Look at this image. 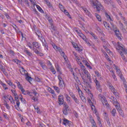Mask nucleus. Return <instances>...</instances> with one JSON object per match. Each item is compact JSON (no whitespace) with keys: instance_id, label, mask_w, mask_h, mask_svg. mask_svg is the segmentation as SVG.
I'll return each instance as SVG.
<instances>
[{"instance_id":"obj_29","label":"nucleus","mask_w":127,"mask_h":127,"mask_svg":"<svg viewBox=\"0 0 127 127\" xmlns=\"http://www.w3.org/2000/svg\"><path fill=\"white\" fill-rule=\"evenodd\" d=\"M81 69L83 70V73H85V75L89 73V72H88V70H86V69H85V66L84 65H82L81 66Z\"/></svg>"},{"instance_id":"obj_58","label":"nucleus","mask_w":127,"mask_h":127,"mask_svg":"<svg viewBox=\"0 0 127 127\" xmlns=\"http://www.w3.org/2000/svg\"><path fill=\"white\" fill-rule=\"evenodd\" d=\"M63 104L64 105V109H68V108H69V106H68V105H67V103H64Z\"/></svg>"},{"instance_id":"obj_35","label":"nucleus","mask_w":127,"mask_h":127,"mask_svg":"<svg viewBox=\"0 0 127 127\" xmlns=\"http://www.w3.org/2000/svg\"><path fill=\"white\" fill-rule=\"evenodd\" d=\"M118 112H119L120 116H122V117H125V114H124V111L122 109L118 110Z\"/></svg>"},{"instance_id":"obj_50","label":"nucleus","mask_w":127,"mask_h":127,"mask_svg":"<svg viewBox=\"0 0 127 127\" xmlns=\"http://www.w3.org/2000/svg\"><path fill=\"white\" fill-rule=\"evenodd\" d=\"M61 55H62V56L63 57V58H64V60L66 61L67 60V59H66V55H65V53L62 52L61 53Z\"/></svg>"},{"instance_id":"obj_49","label":"nucleus","mask_w":127,"mask_h":127,"mask_svg":"<svg viewBox=\"0 0 127 127\" xmlns=\"http://www.w3.org/2000/svg\"><path fill=\"white\" fill-rule=\"evenodd\" d=\"M69 95L70 96V97H71L72 99H73L76 97L75 96V94H74V93H73V92H69Z\"/></svg>"},{"instance_id":"obj_43","label":"nucleus","mask_w":127,"mask_h":127,"mask_svg":"<svg viewBox=\"0 0 127 127\" xmlns=\"http://www.w3.org/2000/svg\"><path fill=\"white\" fill-rule=\"evenodd\" d=\"M9 101H10V102H11L12 104V103H13V104H15L14 100H13V98H12L11 96H10L9 97Z\"/></svg>"},{"instance_id":"obj_31","label":"nucleus","mask_w":127,"mask_h":127,"mask_svg":"<svg viewBox=\"0 0 127 127\" xmlns=\"http://www.w3.org/2000/svg\"><path fill=\"white\" fill-rule=\"evenodd\" d=\"M105 14L108 20L112 21V18H111V16H110V15L108 14V13L105 12Z\"/></svg>"},{"instance_id":"obj_46","label":"nucleus","mask_w":127,"mask_h":127,"mask_svg":"<svg viewBox=\"0 0 127 127\" xmlns=\"http://www.w3.org/2000/svg\"><path fill=\"white\" fill-rule=\"evenodd\" d=\"M55 90L57 92V93H59L60 92V88L57 86H54Z\"/></svg>"},{"instance_id":"obj_32","label":"nucleus","mask_w":127,"mask_h":127,"mask_svg":"<svg viewBox=\"0 0 127 127\" xmlns=\"http://www.w3.org/2000/svg\"><path fill=\"white\" fill-rule=\"evenodd\" d=\"M115 107L117 111H119L120 110L122 109V108H121V106H120V104H119L118 102L115 105Z\"/></svg>"},{"instance_id":"obj_42","label":"nucleus","mask_w":127,"mask_h":127,"mask_svg":"<svg viewBox=\"0 0 127 127\" xmlns=\"http://www.w3.org/2000/svg\"><path fill=\"white\" fill-rule=\"evenodd\" d=\"M111 98L113 99V104H118V101L117 100V99L115 98V97L111 96Z\"/></svg>"},{"instance_id":"obj_22","label":"nucleus","mask_w":127,"mask_h":127,"mask_svg":"<svg viewBox=\"0 0 127 127\" xmlns=\"http://www.w3.org/2000/svg\"><path fill=\"white\" fill-rule=\"evenodd\" d=\"M112 73V77L113 79L115 80V81H117L118 79L117 78V76H116V74H115V72H114V70H111L110 71Z\"/></svg>"},{"instance_id":"obj_2","label":"nucleus","mask_w":127,"mask_h":127,"mask_svg":"<svg viewBox=\"0 0 127 127\" xmlns=\"http://www.w3.org/2000/svg\"><path fill=\"white\" fill-rule=\"evenodd\" d=\"M90 2L94 8H96L97 11L98 12L104 10V7L98 0H90Z\"/></svg>"},{"instance_id":"obj_54","label":"nucleus","mask_w":127,"mask_h":127,"mask_svg":"<svg viewBox=\"0 0 127 127\" xmlns=\"http://www.w3.org/2000/svg\"><path fill=\"white\" fill-rule=\"evenodd\" d=\"M20 99L22 103H24V104H25L26 103V101H25V99H24L22 96H21L20 97Z\"/></svg>"},{"instance_id":"obj_37","label":"nucleus","mask_w":127,"mask_h":127,"mask_svg":"<svg viewBox=\"0 0 127 127\" xmlns=\"http://www.w3.org/2000/svg\"><path fill=\"white\" fill-rule=\"evenodd\" d=\"M67 111H68V109L64 108V109L63 110V114L65 115V116H67L68 115Z\"/></svg>"},{"instance_id":"obj_62","label":"nucleus","mask_w":127,"mask_h":127,"mask_svg":"<svg viewBox=\"0 0 127 127\" xmlns=\"http://www.w3.org/2000/svg\"><path fill=\"white\" fill-rule=\"evenodd\" d=\"M117 73L118 76H120V75H122V72H121V70L120 69L117 70Z\"/></svg>"},{"instance_id":"obj_16","label":"nucleus","mask_w":127,"mask_h":127,"mask_svg":"<svg viewBox=\"0 0 127 127\" xmlns=\"http://www.w3.org/2000/svg\"><path fill=\"white\" fill-rule=\"evenodd\" d=\"M80 75L84 82V83H86V84H88L89 83V81H88V79H86V78L84 76V74L82 75V74L80 73Z\"/></svg>"},{"instance_id":"obj_12","label":"nucleus","mask_w":127,"mask_h":127,"mask_svg":"<svg viewBox=\"0 0 127 127\" xmlns=\"http://www.w3.org/2000/svg\"><path fill=\"white\" fill-rule=\"evenodd\" d=\"M32 44L33 46H34V47H35L36 48H37L38 49H40V44H39L38 42H33L32 43Z\"/></svg>"},{"instance_id":"obj_59","label":"nucleus","mask_w":127,"mask_h":127,"mask_svg":"<svg viewBox=\"0 0 127 127\" xmlns=\"http://www.w3.org/2000/svg\"><path fill=\"white\" fill-rule=\"evenodd\" d=\"M64 12L66 15H67L68 17H69V18H71V15H70V14L68 12H67V11Z\"/></svg>"},{"instance_id":"obj_63","label":"nucleus","mask_w":127,"mask_h":127,"mask_svg":"<svg viewBox=\"0 0 127 127\" xmlns=\"http://www.w3.org/2000/svg\"><path fill=\"white\" fill-rule=\"evenodd\" d=\"M2 86L4 90H7V89H8V88H7L6 87V85L5 84H4V83Z\"/></svg>"},{"instance_id":"obj_30","label":"nucleus","mask_w":127,"mask_h":127,"mask_svg":"<svg viewBox=\"0 0 127 127\" xmlns=\"http://www.w3.org/2000/svg\"><path fill=\"white\" fill-rule=\"evenodd\" d=\"M109 89H110V90H111V92H112V93H113L114 92L116 91V89H115V87L112 85H109Z\"/></svg>"},{"instance_id":"obj_5","label":"nucleus","mask_w":127,"mask_h":127,"mask_svg":"<svg viewBox=\"0 0 127 127\" xmlns=\"http://www.w3.org/2000/svg\"><path fill=\"white\" fill-rule=\"evenodd\" d=\"M94 82L96 85V89L98 90L100 93H102V87H101V84H100V81L97 80V78H95L94 80Z\"/></svg>"},{"instance_id":"obj_64","label":"nucleus","mask_w":127,"mask_h":127,"mask_svg":"<svg viewBox=\"0 0 127 127\" xmlns=\"http://www.w3.org/2000/svg\"><path fill=\"white\" fill-rule=\"evenodd\" d=\"M50 93H51V94H54V93H55V91H54V90H52V89L50 88V90H49Z\"/></svg>"},{"instance_id":"obj_23","label":"nucleus","mask_w":127,"mask_h":127,"mask_svg":"<svg viewBox=\"0 0 127 127\" xmlns=\"http://www.w3.org/2000/svg\"><path fill=\"white\" fill-rule=\"evenodd\" d=\"M111 114L113 117H116V114H117V110H116V109H113L111 112Z\"/></svg>"},{"instance_id":"obj_53","label":"nucleus","mask_w":127,"mask_h":127,"mask_svg":"<svg viewBox=\"0 0 127 127\" xmlns=\"http://www.w3.org/2000/svg\"><path fill=\"white\" fill-rule=\"evenodd\" d=\"M90 34L92 35V36H93V37H94V39H98V38L97 36H96V35H95V34H94L93 32H91Z\"/></svg>"},{"instance_id":"obj_28","label":"nucleus","mask_w":127,"mask_h":127,"mask_svg":"<svg viewBox=\"0 0 127 127\" xmlns=\"http://www.w3.org/2000/svg\"><path fill=\"white\" fill-rule=\"evenodd\" d=\"M50 70L51 71V72L53 73V74H56V71L55 70V69H54V67L53 66H52L50 67Z\"/></svg>"},{"instance_id":"obj_36","label":"nucleus","mask_w":127,"mask_h":127,"mask_svg":"<svg viewBox=\"0 0 127 127\" xmlns=\"http://www.w3.org/2000/svg\"><path fill=\"white\" fill-rule=\"evenodd\" d=\"M37 8H38L39 11L41 12V13H43L44 11L42 10V8H41V7L39 6L38 5H36Z\"/></svg>"},{"instance_id":"obj_61","label":"nucleus","mask_w":127,"mask_h":127,"mask_svg":"<svg viewBox=\"0 0 127 127\" xmlns=\"http://www.w3.org/2000/svg\"><path fill=\"white\" fill-rule=\"evenodd\" d=\"M11 91L12 94H13L14 97L17 96V93H16L15 92V90H11Z\"/></svg>"},{"instance_id":"obj_6","label":"nucleus","mask_w":127,"mask_h":127,"mask_svg":"<svg viewBox=\"0 0 127 127\" xmlns=\"http://www.w3.org/2000/svg\"><path fill=\"white\" fill-rule=\"evenodd\" d=\"M114 32L118 39H119V40L120 41H122V40H123V36H122V34H121V32H120V29L115 30Z\"/></svg>"},{"instance_id":"obj_21","label":"nucleus","mask_w":127,"mask_h":127,"mask_svg":"<svg viewBox=\"0 0 127 127\" xmlns=\"http://www.w3.org/2000/svg\"><path fill=\"white\" fill-rule=\"evenodd\" d=\"M59 7L62 10V11H63V12H65V11H67V10L64 9V6H63V5H62V4H60V3L59 4Z\"/></svg>"},{"instance_id":"obj_14","label":"nucleus","mask_w":127,"mask_h":127,"mask_svg":"<svg viewBox=\"0 0 127 127\" xmlns=\"http://www.w3.org/2000/svg\"><path fill=\"white\" fill-rule=\"evenodd\" d=\"M59 85L61 89H64L65 86L64 85V81L63 80H60L59 83Z\"/></svg>"},{"instance_id":"obj_20","label":"nucleus","mask_w":127,"mask_h":127,"mask_svg":"<svg viewBox=\"0 0 127 127\" xmlns=\"http://www.w3.org/2000/svg\"><path fill=\"white\" fill-rule=\"evenodd\" d=\"M103 23L105 27H106L107 29H108V28H110V30H112V28L110 27V24H109L106 21H104Z\"/></svg>"},{"instance_id":"obj_26","label":"nucleus","mask_w":127,"mask_h":127,"mask_svg":"<svg viewBox=\"0 0 127 127\" xmlns=\"http://www.w3.org/2000/svg\"><path fill=\"white\" fill-rule=\"evenodd\" d=\"M95 16L98 21H102V18L100 15L98 14V13H95Z\"/></svg>"},{"instance_id":"obj_45","label":"nucleus","mask_w":127,"mask_h":127,"mask_svg":"<svg viewBox=\"0 0 127 127\" xmlns=\"http://www.w3.org/2000/svg\"><path fill=\"white\" fill-rule=\"evenodd\" d=\"M113 94L115 95V97H116V98H119L120 94H119V93H118V92H117V90H116L115 92H114Z\"/></svg>"},{"instance_id":"obj_15","label":"nucleus","mask_w":127,"mask_h":127,"mask_svg":"<svg viewBox=\"0 0 127 127\" xmlns=\"http://www.w3.org/2000/svg\"><path fill=\"white\" fill-rule=\"evenodd\" d=\"M57 71L58 72L60 75H62V72L61 71V67L59 66V65L56 66Z\"/></svg>"},{"instance_id":"obj_51","label":"nucleus","mask_w":127,"mask_h":127,"mask_svg":"<svg viewBox=\"0 0 127 127\" xmlns=\"http://www.w3.org/2000/svg\"><path fill=\"white\" fill-rule=\"evenodd\" d=\"M95 75L97 76L99 78H101V74L99 73V71H95Z\"/></svg>"},{"instance_id":"obj_55","label":"nucleus","mask_w":127,"mask_h":127,"mask_svg":"<svg viewBox=\"0 0 127 127\" xmlns=\"http://www.w3.org/2000/svg\"><path fill=\"white\" fill-rule=\"evenodd\" d=\"M76 61L78 63V64H79V65H80V66H81V67L82 66H83V64H82V63L81 62V60H77Z\"/></svg>"},{"instance_id":"obj_13","label":"nucleus","mask_w":127,"mask_h":127,"mask_svg":"<svg viewBox=\"0 0 127 127\" xmlns=\"http://www.w3.org/2000/svg\"><path fill=\"white\" fill-rule=\"evenodd\" d=\"M39 64H40V66L44 70H45V69H46V65H45V64L44 63L43 61H40L39 62Z\"/></svg>"},{"instance_id":"obj_41","label":"nucleus","mask_w":127,"mask_h":127,"mask_svg":"<svg viewBox=\"0 0 127 127\" xmlns=\"http://www.w3.org/2000/svg\"><path fill=\"white\" fill-rule=\"evenodd\" d=\"M17 85V86L20 89V90L22 88V85H21V84H20V82H18V81H17L16 82Z\"/></svg>"},{"instance_id":"obj_27","label":"nucleus","mask_w":127,"mask_h":127,"mask_svg":"<svg viewBox=\"0 0 127 127\" xmlns=\"http://www.w3.org/2000/svg\"><path fill=\"white\" fill-rule=\"evenodd\" d=\"M24 52H25V54H27V55H28V56H30V57H31V56H33L32 53H31L28 50H25Z\"/></svg>"},{"instance_id":"obj_24","label":"nucleus","mask_w":127,"mask_h":127,"mask_svg":"<svg viewBox=\"0 0 127 127\" xmlns=\"http://www.w3.org/2000/svg\"><path fill=\"white\" fill-rule=\"evenodd\" d=\"M42 42L43 43V46L46 48L47 50H48V46L46 45V41H45V39H44V41L42 40Z\"/></svg>"},{"instance_id":"obj_9","label":"nucleus","mask_w":127,"mask_h":127,"mask_svg":"<svg viewBox=\"0 0 127 127\" xmlns=\"http://www.w3.org/2000/svg\"><path fill=\"white\" fill-rule=\"evenodd\" d=\"M71 122L66 119H64V120H63V124L65 126V127L67 126H68V127H70L71 126Z\"/></svg>"},{"instance_id":"obj_25","label":"nucleus","mask_w":127,"mask_h":127,"mask_svg":"<svg viewBox=\"0 0 127 127\" xmlns=\"http://www.w3.org/2000/svg\"><path fill=\"white\" fill-rule=\"evenodd\" d=\"M83 95L84 94H81L80 96H79V97L81 98V100L82 101V102H86L87 99H86V98H85Z\"/></svg>"},{"instance_id":"obj_7","label":"nucleus","mask_w":127,"mask_h":127,"mask_svg":"<svg viewBox=\"0 0 127 127\" xmlns=\"http://www.w3.org/2000/svg\"><path fill=\"white\" fill-rule=\"evenodd\" d=\"M81 8L83 10L84 13H85L86 15H88L89 17H93V15H92L91 12L89 11L87 8H86L85 7H81Z\"/></svg>"},{"instance_id":"obj_18","label":"nucleus","mask_w":127,"mask_h":127,"mask_svg":"<svg viewBox=\"0 0 127 127\" xmlns=\"http://www.w3.org/2000/svg\"><path fill=\"white\" fill-rule=\"evenodd\" d=\"M78 36H80V37H81L84 41L86 40L87 39L85 35L82 33H78Z\"/></svg>"},{"instance_id":"obj_8","label":"nucleus","mask_w":127,"mask_h":127,"mask_svg":"<svg viewBox=\"0 0 127 127\" xmlns=\"http://www.w3.org/2000/svg\"><path fill=\"white\" fill-rule=\"evenodd\" d=\"M15 101H16V105H15V108L17 111H19L20 109L19 108V105H20V102H19V100H18V97H17L16 96H15Z\"/></svg>"},{"instance_id":"obj_1","label":"nucleus","mask_w":127,"mask_h":127,"mask_svg":"<svg viewBox=\"0 0 127 127\" xmlns=\"http://www.w3.org/2000/svg\"><path fill=\"white\" fill-rule=\"evenodd\" d=\"M114 45L118 51V52H119V53H120V54L121 55L123 60H126V57L125 55H124L123 53L125 54H127V50H126V48L124 47V45L120 43V42H118L117 44L115 43L114 44Z\"/></svg>"},{"instance_id":"obj_17","label":"nucleus","mask_w":127,"mask_h":127,"mask_svg":"<svg viewBox=\"0 0 127 127\" xmlns=\"http://www.w3.org/2000/svg\"><path fill=\"white\" fill-rule=\"evenodd\" d=\"M84 76L87 78L90 83H92V79H91V74H90V73H87L86 74H85Z\"/></svg>"},{"instance_id":"obj_34","label":"nucleus","mask_w":127,"mask_h":127,"mask_svg":"<svg viewBox=\"0 0 127 127\" xmlns=\"http://www.w3.org/2000/svg\"><path fill=\"white\" fill-rule=\"evenodd\" d=\"M83 62H85L86 66L87 67V68H89V69H92V66L89 65V64L87 61L83 60Z\"/></svg>"},{"instance_id":"obj_19","label":"nucleus","mask_w":127,"mask_h":127,"mask_svg":"<svg viewBox=\"0 0 127 127\" xmlns=\"http://www.w3.org/2000/svg\"><path fill=\"white\" fill-rule=\"evenodd\" d=\"M111 27H112V30H113V31H115V30H118L119 29H118L117 28V26H116V25H114L113 23L111 22Z\"/></svg>"},{"instance_id":"obj_4","label":"nucleus","mask_w":127,"mask_h":127,"mask_svg":"<svg viewBox=\"0 0 127 127\" xmlns=\"http://www.w3.org/2000/svg\"><path fill=\"white\" fill-rule=\"evenodd\" d=\"M89 96H90L91 99L88 98L87 101L88 103L90 104V106H91V109L92 111H93L94 108H95V106H94V104L96 103V101H95V99H94V96L93 95V94H92L91 93H90Z\"/></svg>"},{"instance_id":"obj_39","label":"nucleus","mask_w":127,"mask_h":127,"mask_svg":"<svg viewBox=\"0 0 127 127\" xmlns=\"http://www.w3.org/2000/svg\"><path fill=\"white\" fill-rule=\"evenodd\" d=\"M73 100L74 101L75 104H77V105H79V104H80L79 100H78V99L76 98V97L73 98Z\"/></svg>"},{"instance_id":"obj_38","label":"nucleus","mask_w":127,"mask_h":127,"mask_svg":"<svg viewBox=\"0 0 127 127\" xmlns=\"http://www.w3.org/2000/svg\"><path fill=\"white\" fill-rule=\"evenodd\" d=\"M5 103H4V106L6 107L7 110H10V106L6 103V101H5Z\"/></svg>"},{"instance_id":"obj_33","label":"nucleus","mask_w":127,"mask_h":127,"mask_svg":"<svg viewBox=\"0 0 127 127\" xmlns=\"http://www.w3.org/2000/svg\"><path fill=\"white\" fill-rule=\"evenodd\" d=\"M102 104L103 105V106H107L108 105H109V104H108V101H107V100L103 98V101L102 100Z\"/></svg>"},{"instance_id":"obj_52","label":"nucleus","mask_w":127,"mask_h":127,"mask_svg":"<svg viewBox=\"0 0 127 127\" xmlns=\"http://www.w3.org/2000/svg\"><path fill=\"white\" fill-rule=\"evenodd\" d=\"M20 90H21V91L22 92V94H23V95H26V92H25V90L24 89H23V87L21 88Z\"/></svg>"},{"instance_id":"obj_3","label":"nucleus","mask_w":127,"mask_h":127,"mask_svg":"<svg viewBox=\"0 0 127 127\" xmlns=\"http://www.w3.org/2000/svg\"><path fill=\"white\" fill-rule=\"evenodd\" d=\"M20 73L21 75H24L25 76V79L28 82L30 83V81L32 80V78L31 77L29 76L28 75V73L27 72V71L26 70L24 69V68L22 67L21 69L20 70Z\"/></svg>"},{"instance_id":"obj_47","label":"nucleus","mask_w":127,"mask_h":127,"mask_svg":"<svg viewBox=\"0 0 127 127\" xmlns=\"http://www.w3.org/2000/svg\"><path fill=\"white\" fill-rule=\"evenodd\" d=\"M12 62H15V63H16V64H19L20 63V61L17 59L16 60H13Z\"/></svg>"},{"instance_id":"obj_48","label":"nucleus","mask_w":127,"mask_h":127,"mask_svg":"<svg viewBox=\"0 0 127 127\" xmlns=\"http://www.w3.org/2000/svg\"><path fill=\"white\" fill-rule=\"evenodd\" d=\"M52 46L53 48H54V49L56 50H58V48H59L58 46H56V45H55V44L54 43L52 44Z\"/></svg>"},{"instance_id":"obj_10","label":"nucleus","mask_w":127,"mask_h":127,"mask_svg":"<svg viewBox=\"0 0 127 127\" xmlns=\"http://www.w3.org/2000/svg\"><path fill=\"white\" fill-rule=\"evenodd\" d=\"M58 101L59 105H63L64 103V96L63 95L59 96Z\"/></svg>"},{"instance_id":"obj_57","label":"nucleus","mask_w":127,"mask_h":127,"mask_svg":"<svg viewBox=\"0 0 127 127\" xmlns=\"http://www.w3.org/2000/svg\"><path fill=\"white\" fill-rule=\"evenodd\" d=\"M28 47H29V48H30V49H32V44H31V43H30V42H28L27 43Z\"/></svg>"},{"instance_id":"obj_44","label":"nucleus","mask_w":127,"mask_h":127,"mask_svg":"<svg viewBox=\"0 0 127 127\" xmlns=\"http://www.w3.org/2000/svg\"><path fill=\"white\" fill-rule=\"evenodd\" d=\"M48 20L49 21V23L50 24V25H52L53 24V20L50 17H49L48 18Z\"/></svg>"},{"instance_id":"obj_40","label":"nucleus","mask_w":127,"mask_h":127,"mask_svg":"<svg viewBox=\"0 0 127 127\" xmlns=\"http://www.w3.org/2000/svg\"><path fill=\"white\" fill-rule=\"evenodd\" d=\"M35 110L36 111L37 114H41L42 112L40 111V109L39 107H35Z\"/></svg>"},{"instance_id":"obj_56","label":"nucleus","mask_w":127,"mask_h":127,"mask_svg":"<svg viewBox=\"0 0 127 127\" xmlns=\"http://www.w3.org/2000/svg\"><path fill=\"white\" fill-rule=\"evenodd\" d=\"M51 28L53 30H54V31H55V30H56V27H55L54 26V25H53V24L52 25H51L50 26Z\"/></svg>"},{"instance_id":"obj_11","label":"nucleus","mask_w":127,"mask_h":127,"mask_svg":"<svg viewBox=\"0 0 127 127\" xmlns=\"http://www.w3.org/2000/svg\"><path fill=\"white\" fill-rule=\"evenodd\" d=\"M33 50H34V52H35V53H36V54H37V55H38V56H41L42 57L43 56V55H44L43 54V53L39 52L38 51V50H37V49L35 48L34 47H33Z\"/></svg>"},{"instance_id":"obj_60","label":"nucleus","mask_w":127,"mask_h":127,"mask_svg":"<svg viewBox=\"0 0 127 127\" xmlns=\"http://www.w3.org/2000/svg\"><path fill=\"white\" fill-rule=\"evenodd\" d=\"M31 99L35 102H37V101H38L37 97H35L34 96L32 97Z\"/></svg>"}]
</instances>
